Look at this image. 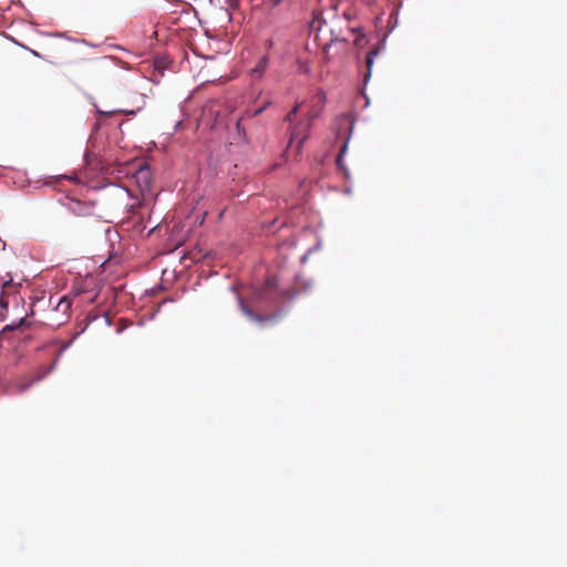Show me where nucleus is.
I'll use <instances>...</instances> for the list:
<instances>
[{
  "label": "nucleus",
  "instance_id": "obj_1",
  "mask_svg": "<svg viewBox=\"0 0 567 567\" xmlns=\"http://www.w3.org/2000/svg\"><path fill=\"white\" fill-rule=\"evenodd\" d=\"M319 112L320 111L311 112L305 118L289 126L290 136L288 147L296 144V151L299 152L301 150L305 141L308 138L312 121L319 115Z\"/></svg>",
  "mask_w": 567,
  "mask_h": 567
},
{
  "label": "nucleus",
  "instance_id": "obj_2",
  "mask_svg": "<svg viewBox=\"0 0 567 567\" xmlns=\"http://www.w3.org/2000/svg\"><path fill=\"white\" fill-rule=\"evenodd\" d=\"M68 209L76 216H90L93 214L94 207L90 203L78 199H70L66 204Z\"/></svg>",
  "mask_w": 567,
  "mask_h": 567
},
{
  "label": "nucleus",
  "instance_id": "obj_3",
  "mask_svg": "<svg viewBox=\"0 0 567 567\" xmlns=\"http://www.w3.org/2000/svg\"><path fill=\"white\" fill-rule=\"evenodd\" d=\"M134 178L141 189V192H148L152 186V173L148 166H142L140 167Z\"/></svg>",
  "mask_w": 567,
  "mask_h": 567
},
{
  "label": "nucleus",
  "instance_id": "obj_4",
  "mask_svg": "<svg viewBox=\"0 0 567 567\" xmlns=\"http://www.w3.org/2000/svg\"><path fill=\"white\" fill-rule=\"evenodd\" d=\"M238 301H239V307H240V310L243 311V313L247 318H249L250 320H252L257 323L266 324V323H269V321H274L276 318L275 316L259 315V313L254 312L251 309H249L247 307V305L243 298H239Z\"/></svg>",
  "mask_w": 567,
  "mask_h": 567
},
{
  "label": "nucleus",
  "instance_id": "obj_5",
  "mask_svg": "<svg viewBox=\"0 0 567 567\" xmlns=\"http://www.w3.org/2000/svg\"><path fill=\"white\" fill-rule=\"evenodd\" d=\"M269 59L268 56H261L257 64L249 70V74L254 80H260L268 68Z\"/></svg>",
  "mask_w": 567,
  "mask_h": 567
},
{
  "label": "nucleus",
  "instance_id": "obj_6",
  "mask_svg": "<svg viewBox=\"0 0 567 567\" xmlns=\"http://www.w3.org/2000/svg\"><path fill=\"white\" fill-rule=\"evenodd\" d=\"M71 307H72V299L69 296H63L59 300V302L55 307V310L61 312L62 315H64L65 318H69Z\"/></svg>",
  "mask_w": 567,
  "mask_h": 567
},
{
  "label": "nucleus",
  "instance_id": "obj_7",
  "mask_svg": "<svg viewBox=\"0 0 567 567\" xmlns=\"http://www.w3.org/2000/svg\"><path fill=\"white\" fill-rule=\"evenodd\" d=\"M2 290L0 293V307L7 309L9 306L8 297L9 290L13 288L11 279L1 284Z\"/></svg>",
  "mask_w": 567,
  "mask_h": 567
},
{
  "label": "nucleus",
  "instance_id": "obj_8",
  "mask_svg": "<svg viewBox=\"0 0 567 567\" xmlns=\"http://www.w3.org/2000/svg\"><path fill=\"white\" fill-rule=\"evenodd\" d=\"M378 53H379L378 49H373V50H370L368 52V54H367V58H365V64H367L365 80H368V78H370V75H371L373 60L378 55Z\"/></svg>",
  "mask_w": 567,
  "mask_h": 567
},
{
  "label": "nucleus",
  "instance_id": "obj_9",
  "mask_svg": "<svg viewBox=\"0 0 567 567\" xmlns=\"http://www.w3.org/2000/svg\"><path fill=\"white\" fill-rule=\"evenodd\" d=\"M300 105H301V104L297 103V104L293 106V109H292V110H291V111L286 115V117H285V122H288V123H289V126H290L291 124H293V118H295V116L297 115V113H298V111H299V109H300Z\"/></svg>",
  "mask_w": 567,
  "mask_h": 567
},
{
  "label": "nucleus",
  "instance_id": "obj_10",
  "mask_svg": "<svg viewBox=\"0 0 567 567\" xmlns=\"http://www.w3.org/2000/svg\"><path fill=\"white\" fill-rule=\"evenodd\" d=\"M269 105V103H266L264 106L259 107V109H256L255 111H252L251 113H248L249 116H252V117H256L258 115H260L265 110L266 107Z\"/></svg>",
  "mask_w": 567,
  "mask_h": 567
},
{
  "label": "nucleus",
  "instance_id": "obj_11",
  "mask_svg": "<svg viewBox=\"0 0 567 567\" xmlns=\"http://www.w3.org/2000/svg\"><path fill=\"white\" fill-rule=\"evenodd\" d=\"M346 148H347V145L344 144V145H343V147H342V150H341V152H340V154H339V155H338V157H337V165H338L340 168H343V166H342V155H343V153H344Z\"/></svg>",
  "mask_w": 567,
  "mask_h": 567
},
{
  "label": "nucleus",
  "instance_id": "obj_12",
  "mask_svg": "<svg viewBox=\"0 0 567 567\" xmlns=\"http://www.w3.org/2000/svg\"><path fill=\"white\" fill-rule=\"evenodd\" d=\"M282 1L284 0H269V3L274 8V7L279 6Z\"/></svg>",
  "mask_w": 567,
  "mask_h": 567
},
{
  "label": "nucleus",
  "instance_id": "obj_13",
  "mask_svg": "<svg viewBox=\"0 0 567 567\" xmlns=\"http://www.w3.org/2000/svg\"><path fill=\"white\" fill-rule=\"evenodd\" d=\"M28 386H29V385H24V386H22V388H21V391L27 390V388H28Z\"/></svg>",
  "mask_w": 567,
  "mask_h": 567
},
{
  "label": "nucleus",
  "instance_id": "obj_14",
  "mask_svg": "<svg viewBox=\"0 0 567 567\" xmlns=\"http://www.w3.org/2000/svg\"><path fill=\"white\" fill-rule=\"evenodd\" d=\"M115 112H116V111H111V112H109L107 114H114Z\"/></svg>",
  "mask_w": 567,
  "mask_h": 567
}]
</instances>
